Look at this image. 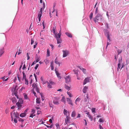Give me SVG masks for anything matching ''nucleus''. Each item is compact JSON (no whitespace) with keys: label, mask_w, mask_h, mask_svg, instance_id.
<instances>
[{"label":"nucleus","mask_w":129,"mask_h":129,"mask_svg":"<svg viewBox=\"0 0 129 129\" xmlns=\"http://www.w3.org/2000/svg\"><path fill=\"white\" fill-rule=\"evenodd\" d=\"M4 33L0 34V37H2L3 36H4Z\"/></svg>","instance_id":"61"},{"label":"nucleus","mask_w":129,"mask_h":129,"mask_svg":"<svg viewBox=\"0 0 129 129\" xmlns=\"http://www.w3.org/2000/svg\"><path fill=\"white\" fill-rule=\"evenodd\" d=\"M17 85H16L15 86V87H14L13 88H14V91H17L18 89L17 88Z\"/></svg>","instance_id":"45"},{"label":"nucleus","mask_w":129,"mask_h":129,"mask_svg":"<svg viewBox=\"0 0 129 129\" xmlns=\"http://www.w3.org/2000/svg\"><path fill=\"white\" fill-rule=\"evenodd\" d=\"M95 13V14H97V15L98 14H100L99 13V11L97 7L96 9V10Z\"/></svg>","instance_id":"36"},{"label":"nucleus","mask_w":129,"mask_h":129,"mask_svg":"<svg viewBox=\"0 0 129 129\" xmlns=\"http://www.w3.org/2000/svg\"><path fill=\"white\" fill-rule=\"evenodd\" d=\"M47 86L48 88H52V86L50 84V83L48 82H47Z\"/></svg>","instance_id":"31"},{"label":"nucleus","mask_w":129,"mask_h":129,"mask_svg":"<svg viewBox=\"0 0 129 129\" xmlns=\"http://www.w3.org/2000/svg\"><path fill=\"white\" fill-rule=\"evenodd\" d=\"M99 126L100 129H103V128L101 124L99 125Z\"/></svg>","instance_id":"63"},{"label":"nucleus","mask_w":129,"mask_h":129,"mask_svg":"<svg viewBox=\"0 0 129 129\" xmlns=\"http://www.w3.org/2000/svg\"><path fill=\"white\" fill-rule=\"evenodd\" d=\"M67 93L70 97H72V94H71V93L70 92H67Z\"/></svg>","instance_id":"39"},{"label":"nucleus","mask_w":129,"mask_h":129,"mask_svg":"<svg viewBox=\"0 0 129 129\" xmlns=\"http://www.w3.org/2000/svg\"><path fill=\"white\" fill-rule=\"evenodd\" d=\"M25 68H26L25 65V64H24L23 66V68H22V69L23 70H24V69H25Z\"/></svg>","instance_id":"62"},{"label":"nucleus","mask_w":129,"mask_h":129,"mask_svg":"<svg viewBox=\"0 0 129 129\" xmlns=\"http://www.w3.org/2000/svg\"><path fill=\"white\" fill-rule=\"evenodd\" d=\"M24 98L25 99H27L28 97L27 94H25L24 95Z\"/></svg>","instance_id":"47"},{"label":"nucleus","mask_w":129,"mask_h":129,"mask_svg":"<svg viewBox=\"0 0 129 129\" xmlns=\"http://www.w3.org/2000/svg\"><path fill=\"white\" fill-rule=\"evenodd\" d=\"M18 108V109H19L21 108L22 105L19 102H17L16 104Z\"/></svg>","instance_id":"14"},{"label":"nucleus","mask_w":129,"mask_h":129,"mask_svg":"<svg viewBox=\"0 0 129 129\" xmlns=\"http://www.w3.org/2000/svg\"><path fill=\"white\" fill-rule=\"evenodd\" d=\"M13 95H14L15 96H16L17 98L18 99L19 98L18 95L17 94V91H14V92L13 93Z\"/></svg>","instance_id":"21"},{"label":"nucleus","mask_w":129,"mask_h":129,"mask_svg":"<svg viewBox=\"0 0 129 129\" xmlns=\"http://www.w3.org/2000/svg\"><path fill=\"white\" fill-rule=\"evenodd\" d=\"M34 40L32 38L31 39V44L32 45L34 43Z\"/></svg>","instance_id":"52"},{"label":"nucleus","mask_w":129,"mask_h":129,"mask_svg":"<svg viewBox=\"0 0 129 129\" xmlns=\"http://www.w3.org/2000/svg\"><path fill=\"white\" fill-rule=\"evenodd\" d=\"M117 51L118 53V54H119L122 52V50L120 51L119 50H117Z\"/></svg>","instance_id":"48"},{"label":"nucleus","mask_w":129,"mask_h":129,"mask_svg":"<svg viewBox=\"0 0 129 129\" xmlns=\"http://www.w3.org/2000/svg\"><path fill=\"white\" fill-rule=\"evenodd\" d=\"M36 62L34 61L32 63L31 66H32L33 65H34V64H35L36 63Z\"/></svg>","instance_id":"59"},{"label":"nucleus","mask_w":129,"mask_h":129,"mask_svg":"<svg viewBox=\"0 0 129 129\" xmlns=\"http://www.w3.org/2000/svg\"><path fill=\"white\" fill-rule=\"evenodd\" d=\"M76 115V113L75 111H73L72 113L71 116L73 117H74Z\"/></svg>","instance_id":"22"},{"label":"nucleus","mask_w":129,"mask_h":129,"mask_svg":"<svg viewBox=\"0 0 129 129\" xmlns=\"http://www.w3.org/2000/svg\"><path fill=\"white\" fill-rule=\"evenodd\" d=\"M43 9H44V8H45V4L44 3V2H43Z\"/></svg>","instance_id":"60"},{"label":"nucleus","mask_w":129,"mask_h":129,"mask_svg":"<svg viewBox=\"0 0 129 129\" xmlns=\"http://www.w3.org/2000/svg\"><path fill=\"white\" fill-rule=\"evenodd\" d=\"M22 73L23 75V77L22 78V80H23V79H26V75L25 74L24 72L23 71L22 72Z\"/></svg>","instance_id":"26"},{"label":"nucleus","mask_w":129,"mask_h":129,"mask_svg":"<svg viewBox=\"0 0 129 129\" xmlns=\"http://www.w3.org/2000/svg\"><path fill=\"white\" fill-rule=\"evenodd\" d=\"M44 125H45L47 128H52L53 126V124H51L50 126L46 125L45 124H44Z\"/></svg>","instance_id":"30"},{"label":"nucleus","mask_w":129,"mask_h":129,"mask_svg":"<svg viewBox=\"0 0 129 129\" xmlns=\"http://www.w3.org/2000/svg\"><path fill=\"white\" fill-rule=\"evenodd\" d=\"M59 98L57 97H55L54 98L53 102L54 104L57 105H58L59 104Z\"/></svg>","instance_id":"5"},{"label":"nucleus","mask_w":129,"mask_h":129,"mask_svg":"<svg viewBox=\"0 0 129 129\" xmlns=\"http://www.w3.org/2000/svg\"><path fill=\"white\" fill-rule=\"evenodd\" d=\"M35 111L33 109L32 110V111H31V113L34 114H35Z\"/></svg>","instance_id":"50"},{"label":"nucleus","mask_w":129,"mask_h":129,"mask_svg":"<svg viewBox=\"0 0 129 129\" xmlns=\"http://www.w3.org/2000/svg\"><path fill=\"white\" fill-rule=\"evenodd\" d=\"M65 88L68 90H69L70 89V87L68 86H66Z\"/></svg>","instance_id":"46"},{"label":"nucleus","mask_w":129,"mask_h":129,"mask_svg":"<svg viewBox=\"0 0 129 129\" xmlns=\"http://www.w3.org/2000/svg\"><path fill=\"white\" fill-rule=\"evenodd\" d=\"M36 103L37 104H39L40 103V99L39 98H37L36 99Z\"/></svg>","instance_id":"29"},{"label":"nucleus","mask_w":129,"mask_h":129,"mask_svg":"<svg viewBox=\"0 0 129 129\" xmlns=\"http://www.w3.org/2000/svg\"><path fill=\"white\" fill-rule=\"evenodd\" d=\"M66 82L68 83L71 81V79L69 76H67L65 78Z\"/></svg>","instance_id":"13"},{"label":"nucleus","mask_w":129,"mask_h":129,"mask_svg":"<svg viewBox=\"0 0 129 129\" xmlns=\"http://www.w3.org/2000/svg\"><path fill=\"white\" fill-rule=\"evenodd\" d=\"M88 116L90 119L91 121L92 120L93 117L90 114H89Z\"/></svg>","instance_id":"33"},{"label":"nucleus","mask_w":129,"mask_h":129,"mask_svg":"<svg viewBox=\"0 0 129 129\" xmlns=\"http://www.w3.org/2000/svg\"><path fill=\"white\" fill-rule=\"evenodd\" d=\"M17 80V78L16 76H15V79L14 80V82H16V80Z\"/></svg>","instance_id":"56"},{"label":"nucleus","mask_w":129,"mask_h":129,"mask_svg":"<svg viewBox=\"0 0 129 129\" xmlns=\"http://www.w3.org/2000/svg\"><path fill=\"white\" fill-rule=\"evenodd\" d=\"M119 63H120V64H121L122 62V59H120L119 60Z\"/></svg>","instance_id":"57"},{"label":"nucleus","mask_w":129,"mask_h":129,"mask_svg":"<svg viewBox=\"0 0 129 129\" xmlns=\"http://www.w3.org/2000/svg\"><path fill=\"white\" fill-rule=\"evenodd\" d=\"M95 108H93L92 109V112H95Z\"/></svg>","instance_id":"55"},{"label":"nucleus","mask_w":129,"mask_h":129,"mask_svg":"<svg viewBox=\"0 0 129 129\" xmlns=\"http://www.w3.org/2000/svg\"><path fill=\"white\" fill-rule=\"evenodd\" d=\"M56 30V26H55H55H54L53 27L52 31L54 35V36H55V35H57L58 34H57V33H56L55 32V31Z\"/></svg>","instance_id":"11"},{"label":"nucleus","mask_w":129,"mask_h":129,"mask_svg":"<svg viewBox=\"0 0 129 129\" xmlns=\"http://www.w3.org/2000/svg\"><path fill=\"white\" fill-rule=\"evenodd\" d=\"M61 35L60 31L59 33H58L57 35H55V36H54L56 39L57 43L58 44H61L62 42V40L60 38Z\"/></svg>","instance_id":"3"},{"label":"nucleus","mask_w":129,"mask_h":129,"mask_svg":"<svg viewBox=\"0 0 129 129\" xmlns=\"http://www.w3.org/2000/svg\"><path fill=\"white\" fill-rule=\"evenodd\" d=\"M22 51L20 49H19V51L18 53V55H19L22 53Z\"/></svg>","instance_id":"53"},{"label":"nucleus","mask_w":129,"mask_h":129,"mask_svg":"<svg viewBox=\"0 0 129 129\" xmlns=\"http://www.w3.org/2000/svg\"><path fill=\"white\" fill-rule=\"evenodd\" d=\"M61 102H63L64 104H65L66 101L65 100V97L64 96H63L62 98L61 99Z\"/></svg>","instance_id":"24"},{"label":"nucleus","mask_w":129,"mask_h":129,"mask_svg":"<svg viewBox=\"0 0 129 129\" xmlns=\"http://www.w3.org/2000/svg\"><path fill=\"white\" fill-rule=\"evenodd\" d=\"M42 9L43 8H41L39 11V13L38 14V17L39 19V22L41 21V18L42 15Z\"/></svg>","instance_id":"6"},{"label":"nucleus","mask_w":129,"mask_h":129,"mask_svg":"<svg viewBox=\"0 0 129 129\" xmlns=\"http://www.w3.org/2000/svg\"><path fill=\"white\" fill-rule=\"evenodd\" d=\"M25 84L28 85V80L26 79H25Z\"/></svg>","instance_id":"44"},{"label":"nucleus","mask_w":129,"mask_h":129,"mask_svg":"<svg viewBox=\"0 0 129 129\" xmlns=\"http://www.w3.org/2000/svg\"><path fill=\"white\" fill-rule=\"evenodd\" d=\"M20 103L21 104H22L23 103V100L22 99H19V100Z\"/></svg>","instance_id":"34"},{"label":"nucleus","mask_w":129,"mask_h":129,"mask_svg":"<svg viewBox=\"0 0 129 129\" xmlns=\"http://www.w3.org/2000/svg\"><path fill=\"white\" fill-rule=\"evenodd\" d=\"M88 89V87L86 86H85L84 87L83 89V92L85 93Z\"/></svg>","instance_id":"19"},{"label":"nucleus","mask_w":129,"mask_h":129,"mask_svg":"<svg viewBox=\"0 0 129 129\" xmlns=\"http://www.w3.org/2000/svg\"><path fill=\"white\" fill-rule=\"evenodd\" d=\"M39 64H37L36 65L35 67V69L36 70L37 69L38 67Z\"/></svg>","instance_id":"54"},{"label":"nucleus","mask_w":129,"mask_h":129,"mask_svg":"<svg viewBox=\"0 0 129 129\" xmlns=\"http://www.w3.org/2000/svg\"><path fill=\"white\" fill-rule=\"evenodd\" d=\"M26 55L27 57V60H29L30 59V57L28 53H27L26 54Z\"/></svg>","instance_id":"49"},{"label":"nucleus","mask_w":129,"mask_h":129,"mask_svg":"<svg viewBox=\"0 0 129 129\" xmlns=\"http://www.w3.org/2000/svg\"><path fill=\"white\" fill-rule=\"evenodd\" d=\"M33 87L34 90H35V91H37L38 93L40 92V90L38 87L36 83H34L33 84Z\"/></svg>","instance_id":"7"},{"label":"nucleus","mask_w":129,"mask_h":129,"mask_svg":"<svg viewBox=\"0 0 129 129\" xmlns=\"http://www.w3.org/2000/svg\"><path fill=\"white\" fill-rule=\"evenodd\" d=\"M56 73L57 75V76L59 79H61V77L60 76V74L57 71L56 72Z\"/></svg>","instance_id":"23"},{"label":"nucleus","mask_w":129,"mask_h":129,"mask_svg":"<svg viewBox=\"0 0 129 129\" xmlns=\"http://www.w3.org/2000/svg\"><path fill=\"white\" fill-rule=\"evenodd\" d=\"M102 16L101 14H98L94 18V21L95 22H99L102 21Z\"/></svg>","instance_id":"2"},{"label":"nucleus","mask_w":129,"mask_h":129,"mask_svg":"<svg viewBox=\"0 0 129 129\" xmlns=\"http://www.w3.org/2000/svg\"><path fill=\"white\" fill-rule=\"evenodd\" d=\"M120 64H120V63H118V67L117 68V71H118V69H120L121 68V66Z\"/></svg>","instance_id":"38"},{"label":"nucleus","mask_w":129,"mask_h":129,"mask_svg":"<svg viewBox=\"0 0 129 129\" xmlns=\"http://www.w3.org/2000/svg\"><path fill=\"white\" fill-rule=\"evenodd\" d=\"M78 67L79 68L80 70H81L85 74L86 73V70L85 69L83 68L81 66H78Z\"/></svg>","instance_id":"12"},{"label":"nucleus","mask_w":129,"mask_h":129,"mask_svg":"<svg viewBox=\"0 0 129 129\" xmlns=\"http://www.w3.org/2000/svg\"><path fill=\"white\" fill-rule=\"evenodd\" d=\"M18 118H19L18 120L19 121L21 122H23L24 120L23 119L21 118H20L19 117Z\"/></svg>","instance_id":"43"},{"label":"nucleus","mask_w":129,"mask_h":129,"mask_svg":"<svg viewBox=\"0 0 129 129\" xmlns=\"http://www.w3.org/2000/svg\"><path fill=\"white\" fill-rule=\"evenodd\" d=\"M55 126H56L57 128L56 129H59L60 128V126L58 123H56Z\"/></svg>","instance_id":"28"},{"label":"nucleus","mask_w":129,"mask_h":129,"mask_svg":"<svg viewBox=\"0 0 129 129\" xmlns=\"http://www.w3.org/2000/svg\"><path fill=\"white\" fill-rule=\"evenodd\" d=\"M35 116V114H34L31 113V114H30L29 117H31V118H33L34 116Z\"/></svg>","instance_id":"41"},{"label":"nucleus","mask_w":129,"mask_h":129,"mask_svg":"<svg viewBox=\"0 0 129 129\" xmlns=\"http://www.w3.org/2000/svg\"><path fill=\"white\" fill-rule=\"evenodd\" d=\"M81 99L80 98H77L75 100V104L77 105L78 104V102L80 101Z\"/></svg>","instance_id":"15"},{"label":"nucleus","mask_w":129,"mask_h":129,"mask_svg":"<svg viewBox=\"0 0 129 129\" xmlns=\"http://www.w3.org/2000/svg\"><path fill=\"white\" fill-rule=\"evenodd\" d=\"M105 34L107 35V39L108 40L107 42V46L106 47V48H107L108 46L110 44V42H111V40L110 39V35L109 32L107 31L106 33Z\"/></svg>","instance_id":"4"},{"label":"nucleus","mask_w":129,"mask_h":129,"mask_svg":"<svg viewBox=\"0 0 129 129\" xmlns=\"http://www.w3.org/2000/svg\"><path fill=\"white\" fill-rule=\"evenodd\" d=\"M89 78L88 77L86 78L84 81L83 84L85 85L87 83L89 82Z\"/></svg>","instance_id":"9"},{"label":"nucleus","mask_w":129,"mask_h":129,"mask_svg":"<svg viewBox=\"0 0 129 129\" xmlns=\"http://www.w3.org/2000/svg\"><path fill=\"white\" fill-rule=\"evenodd\" d=\"M62 52H63V54L62 55L63 57H67L69 54V51L67 50H63L62 51Z\"/></svg>","instance_id":"8"},{"label":"nucleus","mask_w":129,"mask_h":129,"mask_svg":"<svg viewBox=\"0 0 129 129\" xmlns=\"http://www.w3.org/2000/svg\"><path fill=\"white\" fill-rule=\"evenodd\" d=\"M67 101L68 102H72V100H71V99L69 98H67Z\"/></svg>","instance_id":"42"},{"label":"nucleus","mask_w":129,"mask_h":129,"mask_svg":"<svg viewBox=\"0 0 129 129\" xmlns=\"http://www.w3.org/2000/svg\"><path fill=\"white\" fill-rule=\"evenodd\" d=\"M19 114L16 112H13L11 113V116L12 118V120L14 119V121L15 123H17V119L19 118Z\"/></svg>","instance_id":"1"},{"label":"nucleus","mask_w":129,"mask_h":129,"mask_svg":"<svg viewBox=\"0 0 129 129\" xmlns=\"http://www.w3.org/2000/svg\"><path fill=\"white\" fill-rule=\"evenodd\" d=\"M55 62L56 64H58L59 66H60V64L57 61L56 59L55 60Z\"/></svg>","instance_id":"51"},{"label":"nucleus","mask_w":129,"mask_h":129,"mask_svg":"<svg viewBox=\"0 0 129 129\" xmlns=\"http://www.w3.org/2000/svg\"><path fill=\"white\" fill-rule=\"evenodd\" d=\"M66 118L65 119V121L66 124H68L70 120V117L69 116H66Z\"/></svg>","instance_id":"10"},{"label":"nucleus","mask_w":129,"mask_h":129,"mask_svg":"<svg viewBox=\"0 0 129 129\" xmlns=\"http://www.w3.org/2000/svg\"><path fill=\"white\" fill-rule=\"evenodd\" d=\"M4 49L2 48L0 49V57H1L2 55L4 53Z\"/></svg>","instance_id":"16"},{"label":"nucleus","mask_w":129,"mask_h":129,"mask_svg":"<svg viewBox=\"0 0 129 129\" xmlns=\"http://www.w3.org/2000/svg\"><path fill=\"white\" fill-rule=\"evenodd\" d=\"M67 112L68 113L69 112H68L65 109H64V110L63 113L64 115H66V116H67Z\"/></svg>","instance_id":"25"},{"label":"nucleus","mask_w":129,"mask_h":129,"mask_svg":"<svg viewBox=\"0 0 129 129\" xmlns=\"http://www.w3.org/2000/svg\"><path fill=\"white\" fill-rule=\"evenodd\" d=\"M49 106L50 107H53V105L52 103V102H49Z\"/></svg>","instance_id":"35"},{"label":"nucleus","mask_w":129,"mask_h":129,"mask_svg":"<svg viewBox=\"0 0 129 129\" xmlns=\"http://www.w3.org/2000/svg\"><path fill=\"white\" fill-rule=\"evenodd\" d=\"M104 120L103 118H100L99 119V121L100 122H103Z\"/></svg>","instance_id":"37"},{"label":"nucleus","mask_w":129,"mask_h":129,"mask_svg":"<svg viewBox=\"0 0 129 129\" xmlns=\"http://www.w3.org/2000/svg\"><path fill=\"white\" fill-rule=\"evenodd\" d=\"M26 115V113L25 112L23 113H22L20 115V116L21 117H25Z\"/></svg>","instance_id":"18"},{"label":"nucleus","mask_w":129,"mask_h":129,"mask_svg":"<svg viewBox=\"0 0 129 129\" xmlns=\"http://www.w3.org/2000/svg\"><path fill=\"white\" fill-rule=\"evenodd\" d=\"M81 116V115L80 114H78L77 116V118L80 117Z\"/></svg>","instance_id":"64"},{"label":"nucleus","mask_w":129,"mask_h":129,"mask_svg":"<svg viewBox=\"0 0 129 129\" xmlns=\"http://www.w3.org/2000/svg\"><path fill=\"white\" fill-rule=\"evenodd\" d=\"M40 60V59L39 58H38L37 59H36V62H38V61H39Z\"/></svg>","instance_id":"58"},{"label":"nucleus","mask_w":129,"mask_h":129,"mask_svg":"<svg viewBox=\"0 0 129 129\" xmlns=\"http://www.w3.org/2000/svg\"><path fill=\"white\" fill-rule=\"evenodd\" d=\"M93 13L92 12L90 14L89 16V17L90 18V19H91L93 16Z\"/></svg>","instance_id":"40"},{"label":"nucleus","mask_w":129,"mask_h":129,"mask_svg":"<svg viewBox=\"0 0 129 129\" xmlns=\"http://www.w3.org/2000/svg\"><path fill=\"white\" fill-rule=\"evenodd\" d=\"M73 71L74 72L75 74L76 75H78V70H73Z\"/></svg>","instance_id":"27"},{"label":"nucleus","mask_w":129,"mask_h":129,"mask_svg":"<svg viewBox=\"0 0 129 129\" xmlns=\"http://www.w3.org/2000/svg\"><path fill=\"white\" fill-rule=\"evenodd\" d=\"M11 100L13 103H15L17 102V100L15 97H13L12 98Z\"/></svg>","instance_id":"20"},{"label":"nucleus","mask_w":129,"mask_h":129,"mask_svg":"<svg viewBox=\"0 0 129 129\" xmlns=\"http://www.w3.org/2000/svg\"><path fill=\"white\" fill-rule=\"evenodd\" d=\"M47 56H50V51L48 49L47 50Z\"/></svg>","instance_id":"32"},{"label":"nucleus","mask_w":129,"mask_h":129,"mask_svg":"<svg viewBox=\"0 0 129 129\" xmlns=\"http://www.w3.org/2000/svg\"><path fill=\"white\" fill-rule=\"evenodd\" d=\"M65 34L69 37L72 38V34L70 33L66 32L65 33Z\"/></svg>","instance_id":"17"}]
</instances>
